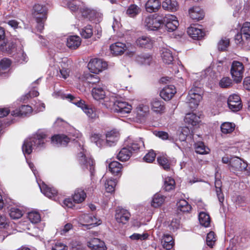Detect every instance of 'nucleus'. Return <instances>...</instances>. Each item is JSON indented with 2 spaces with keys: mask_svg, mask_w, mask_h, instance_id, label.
<instances>
[{
  "mask_svg": "<svg viewBox=\"0 0 250 250\" xmlns=\"http://www.w3.org/2000/svg\"><path fill=\"white\" fill-rule=\"evenodd\" d=\"M141 12L140 8L136 4H131L126 10V14L130 17H134Z\"/></svg>",
  "mask_w": 250,
  "mask_h": 250,
  "instance_id": "8fccbe9b",
  "label": "nucleus"
},
{
  "mask_svg": "<svg viewBox=\"0 0 250 250\" xmlns=\"http://www.w3.org/2000/svg\"><path fill=\"white\" fill-rule=\"evenodd\" d=\"M244 66L242 62L233 61L231 64L230 73L231 76L235 83H239L241 82L244 72Z\"/></svg>",
  "mask_w": 250,
  "mask_h": 250,
  "instance_id": "1a4fd4ad",
  "label": "nucleus"
},
{
  "mask_svg": "<svg viewBox=\"0 0 250 250\" xmlns=\"http://www.w3.org/2000/svg\"><path fill=\"white\" fill-rule=\"evenodd\" d=\"M228 104L229 109L234 112L239 111L242 106L240 98L237 94H233L229 96Z\"/></svg>",
  "mask_w": 250,
  "mask_h": 250,
  "instance_id": "f3484780",
  "label": "nucleus"
},
{
  "mask_svg": "<svg viewBox=\"0 0 250 250\" xmlns=\"http://www.w3.org/2000/svg\"><path fill=\"white\" fill-rule=\"evenodd\" d=\"M73 227L72 224L70 223H66L62 227L60 228L58 232L62 235H66L70 231H72Z\"/></svg>",
  "mask_w": 250,
  "mask_h": 250,
  "instance_id": "e2e57ef3",
  "label": "nucleus"
},
{
  "mask_svg": "<svg viewBox=\"0 0 250 250\" xmlns=\"http://www.w3.org/2000/svg\"><path fill=\"white\" fill-rule=\"evenodd\" d=\"M90 140L100 148L106 146V143L104 136L100 133L92 132L90 135Z\"/></svg>",
  "mask_w": 250,
  "mask_h": 250,
  "instance_id": "cd10ccee",
  "label": "nucleus"
},
{
  "mask_svg": "<svg viewBox=\"0 0 250 250\" xmlns=\"http://www.w3.org/2000/svg\"><path fill=\"white\" fill-rule=\"evenodd\" d=\"M62 4L71 11H75L79 6L82 5V2L80 0H62Z\"/></svg>",
  "mask_w": 250,
  "mask_h": 250,
  "instance_id": "e433bc0d",
  "label": "nucleus"
},
{
  "mask_svg": "<svg viewBox=\"0 0 250 250\" xmlns=\"http://www.w3.org/2000/svg\"><path fill=\"white\" fill-rule=\"evenodd\" d=\"M107 66V63L102 60L94 58L90 60L88 63V67L91 73L98 74Z\"/></svg>",
  "mask_w": 250,
  "mask_h": 250,
  "instance_id": "ddd939ff",
  "label": "nucleus"
},
{
  "mask_svg": "<svg viewBox=\"0 0 250 250\" xmlns=\"http://www.w3.org/2000/svg\"><path fill=\"white\" fill-rule=\"evenodd\" d=\"M80 220L83 225L95 226L101 224V220L92 214H83L80 216Z\"/></svg>",
  "mask_w": 250,
  "mask_h": 250,
  "instance_id": "aec40b11",
  "label": "nucleus"
},
{
  "mask_svg": "<svg viewBox=\"0 0 250 250\" xmlns=\"http://www.w3.org/2000/svg\"><path fill=\"white\" fill-rule=\"evenodd\" d=\"M200 224L206 228L208 227L210 223V218L208 214L205 212H200L198 215Z\"/></svg>",
  "mask_w": 250,
  "mask_h": 250,
  "instance_id": "c03bdc74",
  "label": "nucleus"
},
{
  "mask_svg": "<svg viewBox=\"0 0 250 250\" xmlns=\"http://www.w3.org/2000/svg\"><path fill=\"white\" fill-rule=\"evenodd\" d=\"M136 111L138 116H145L149 111V107L143 104H139L136 107Z\"/></svg>",
  "mask_w": 250,
  "mask_h": 250,
  "instance_id": "864d4df0",
  "label": "nucleus"
},
{
  "mask_svg": "<svg viewBox=\"0 0 250 250\" xmlns=\"http://www.w3.org/2000/svg\"><path fill=\"white\" fill-rule=\"evenodd\" d=\"M164 248L169 250L173 248L174 241L172 237L169 234H164L162 241Z\"/></svg>",
  "mask_w": 250,
  "mask_h": 250,
  "instance_id": "a18cd8bd",
  "label": "nucleus"
},
{
  "mask_svg": "<svg viewBox=\"0 0 250 250\" xmlns=\"http://www.w3.org/2000/svg\"><path fill=\"white\" fill-rule=\"evenodd\" d=\"M126 142L127 147L133 151H137L141 147H144V141L141 138L135 140L128 139Z\"/></svg>",
  "mask_w": 250,
  "mask_h": 250,
  "instance_id": "2f4dec72",
  "label": "nucleus"
},
{
  "mask_svg": "<svg viewBox=\"0 0 250 250\" xmlns=\"http://www.w3.org/2000/svg\"><path fill=\"white\" fill-rule=\"evenodd\" d=\"M136 60L139 64L149 65L152 61V57L148 54H141L136 57Z\"/></svg>",
  "mask_w": 250,
  "mask_h": 250,
  "instance_id": "de8ad7c7",
  "label": "nucleus"
},
{
  "mask_svg": "<svg viewBox=\"0 0 250 250\" xmlns=\"http://www.w3.org/2000/svg\"><path fill=\"white\" fill-rule=\"evenodd\" d=\"M241 32L246 39H250V22H246L243 24Z\"/></svg>",
  "mask_w": 250,
  "mask_h": 250,
  "instance_id": "052dcab7",
  "label": "nucleus"
},
{
  "mask_svg": "<svg viewBox=\"0 0 250 250\" xmlns=\"http://www.w3.org/2000/svg\"><path fill=\"white\" fill-rule=\"evenodd\" d=\"M120 134L116 130L108 131L106 134V146H111L115 145L119 138Z\"/></svg>",
  "mask_w": 250,
  "mask_h": 250,
  "instance_id": "4be33fe9",
  "label": "nucleus"
},
{
  "mask_svg": "<svg viewBox=\"0 0 250 250\" xmlns=\"http://www.w3.org/2000/svg\"><path fill=\"white\" fill-rule=\"evenodd\" d=\"M117 182L114 179H110L106 181L104 186L106 191L109 193H112L115 190V187Z\"/></svg>",
  "mask_w": 250,
  "mask_h": 250,
  "instance_id": "4d7b16f0",
  "label": "nucleus"
},
{
  "mask_svg": "<svg viewBox=\"0 0 250 250\" xmlns=\"http://www.w3.org/2000/svg\"><path fill=\"white\" fill-rule=\"evenodd\" d=\"M80 34L81 36L85 39L90 38L93 35V29L92 26L90 25H88L84 27L81 29Z\"/></svg>",
  "mask_w": 250,
  "mask_h": 250,
  "instance_id": "6e6d98bb",
  "label": "nucleus"
},
{
  "mask_svg": "<svg viewBox=\"0 0 250 250\" xmlns=\"http://www.w3.org/2000/svg\"><path fill=\"white\" fill-rule=\"evenodd\" d=\"M156 135L163 140H169L172 142H176L177 139H174V136H169L168 133L165 131H158L156 133Z\"/></svg>",
  "mask_w": 250,
  "mask_h": 250,
  "instance_id": "0e129e2a",
  "label": "nucleus"
},
{
  "mask_svg": "<svg viewBox=\"0 0 250 250\" xmlns=\"http://www.w3.org/2000/svg\"><path fill=\"white\" fill-rule=\"evenodd\" d=\"M110 49L113 55L117 56L123 54L126 50L127 47L126 44L123 42H117L111 44Z\"/></svg>",
  "mask_w": 250,
  "mask_h": 250,
  "instance_id": "a878e982",
  "label": "nucleus"
},
{
  "mask_svg": "<svg viewBox=\"0 0 250 250\" xmlns=\"http://www.w3.org/2000/svg\"><path fill=\"white\" fill-rule=\"evenodd\" d=\"M82 5H81L76 9L75 12H80L84 18L88 19L89 21L94 22H99L102 21V14L96 12L95 10L89 9L85 7L84 4L82 2Z\"/></svg>",
  "mask_w": 250,
  "mask_h": 250,
  "instance_id": "9d476101",
  "label": "nucleus"
},
{
  "mask_svg": "<svg viewBox=\"0 0 250 250\" xmlns=\"http://www.w3.org/2000/svg\"><path fill=\"white\" fill-rule=\"evenodd\" d=\"M166 196L160 193H157L154 195L151 203L152 207L157 208L162 206L164 203Z\"/></svg>",
  "mask_w": 250,
  "mask_h": 250,
  "instance_id": "4c0bfd02",
  "label": "nucleus"
},
{
  "mask_svg": "<svg viewBox=\"0 0 250 250\" xmlns=\"http://www.w3.org/2000/svg\"><path fill=\"white\" fill-rule=\"evenodd\" d=\"M115 219L118 223L125 224L130 217L129 212L123 208L118 207L116 209Z\"/></svg>",
  "mask_w": 250,
  "mask_h": 250,
  "instance_id": "dca6fc26",
  "label": "nucleus"
},
{
  "mask_svg": "<svg viewBox=\"0 0 250 250\" xmlns=\"http://www.w3.org/2000/svg\"><path fill=\"white\" fill-rule=\"evenodd\" d=\"M229 44V40L227 38H222L218 43V48L219 50H226Z\"/></svg>",
  "mask_w": 250,
  "mask_h": 250,
  "instance_id": "69168bd1",
  "label": "nucleus"
},
{
  "mask_svg": "<svg viewBox=\"0 0 250 250\" xmlns=\"http://www.w3.org/2000/svg\"><path fill=\"white\" fill-rule=\"evenodd\" d=\"M219 84L222 88H227L232 85V81L229 77H225L220 80Z\"/></svg>",
  "mask_w": 250,
  "mask_h": 250,
  "instance_id": "680f3d73",
  "label": "nucleus"
},
{
  "mask_svg": "<svg viewBox=\"0 0 250 250\" xmlns=\"http://www.w3.org/2000/svg\"><path fill=\"white\" fill-rule=\"evenodd\" d=\"M27 217L30 221L33 224L38 223L41 221L40 214L37 211H31L29 212Z\"/></svg>",
  "mask_w": 250,
  "mask_h": 250,
  "instance_id": "13d9d810",
  "label": "nucleus"
},
{
  "mask_svg": "<svg viewBox=\"0 0 250 250\" xmlns=\"http://www.w3.org/2000/svg\"><path fill=\"white\" fill-rule=\"evenodd\" d=\"M122 165L117 161H113L109 163V170L113 174L118 175L120 173Z\"/></svg>",
  "mask_w": 250,
  "mask_h": 250,
  "instance_id": "49530a36",
  "label": "nucleus"
},
{
  "mask_svg": "<svg viewBox=\"0 0 250 250\" xmlns=\"http://www.w3.org/2000/svg\"><path fill=\"white\" fill-rule=\"evenodd\" d=\"M81 43V39L78 36H70L67 39L66 45L71 49H77Z\"/></svg>",
  "mask_w": 250,
  "mask_h": 250,
  "instance_id": "473e14b6",
  "label": "nucleus"
},
{
  "mask_svg": "<svg viewBox=\"0 0 250 250\" xmlns=\"http://www.w3.org/2000/svg\"><path fill=\"white\" fill-rule=\"evenodd\" d=\"M235 125L234 123L225 122L221 125V130L224 134L230 133L234 130Z\"/></svg>",
  "mask_w": 250,
  "mask_h": 250,
  "instance_id": "3c124183",
  "label": "nucleus"
},
{
  "mask_svg": "<svg viewBox=\"0 0 250 250\" xmlns=\"http://www.w3.org/2000/svg\"><path fill=\"white\" fill-rule=\"evenodd\" d=\"M47 9L45 5L36 4L33 8V15L36 20L46 19Z\"/></svg>",
  "mask_w": 250,
  "mask_h": 250,
  "instance_id": "a211bd4d",
  "label": "nucleus"
},
{
  "mask_svg": "<svg viewBox=\"0 0 250 250\" xmlns=\"http://www.w3.org/2000/svg\"><path fill=\"white\" fill-rule=\"evenodd\" d=\"M102 104L107 108L113 109L115 112L121 115L130 112L132 106L128 103L121 100H116L114 96L105 97Z\"/></svg>",
  "mask_w": 250,
  "mask_h": 250,
  "instance_id": "f03ea898",
  "label": "nucleus"
},
{
  "mask_svg": "<svg viewBox=\"0 0 250 250\" xmlns=\"http://www.w3.org/2000/svg\"><path fill=\"white\" fill-rule=\"evenodd\" d=\"M88 247L91 250H106L107 248L104 242L97 238H91L87 240Z\"/></svg>",
  "mask_w": 250,
  "mask_h": 250,
  "instance_id": "6ab92c4d",
  "label": "nucleus"
},
{
  "mask_svg": "<svg viewBox=\"0 0 250 250\" xmlns=\"http://www.w3.org/2000/svg\"><path fill=\"white\" fill-rule=\"evenodd\" d=\"M203 90L198 82L195 83L189 90L186 98L187 105L191 110L195 109L202 99Z\"/></svg>",
  "mask_w": 250,
  "mask_h": 250,
  "instance_id": "20e7f679",
  "label": "nucleus"
},
{
  "mask_svg": "<svg viewBox=\"0 0 250 250\" xmlns=\"http://www.w3.org/2000/svg\"><path fill=\"white\" fill-rule=\"evenodd\" d=\"M93 98L97 101L102 100L105 97L104 86L103 84H99L93 87L91 91Z\"/></svg>",
  "mask_w": 250,
  "mask_h": 250,
  "instance_id": "5701e85b",
  "label": "nucleus"
},
{
  "mask_svg": "<svg viewBox=\"0 0 250 250\" xmlns=\"http://www.w3.org/2000/svg\"><path fill=\"white\" fill-rule=\"evenodd\" d=\"M144 24L148 30H157L163 25V16L157 14L150 15L146 18Z\"/></svg>",
  "mask_w": 250,
  "mask_h": 250,
  "instance_id": "9b49d317",
  "label": "nucleus"
},
{
  "mask_svg": "<svg viewBox=\"0 0 250 250\" xmlns=\"http://www.w3.org/2000/svg\"><path fill=\"white\" fill-rule=\"evenodd\" d=\"M152 110L156 113H162L164 111V103L163 101L157 99H153L151 102Z\"/></svg>",
  "mask_w": 250,
  "mask_h": 250,
  "instance_id": "58836bf2",
  "label": "nucleus"
},
{
  "mask_svg": "<svg viewBox=\"0 0 250 250\" xmlns=\"http://www.w3.org/2000/svg\"><path fill=\"white\" fill-rule=\"evenodd\" d=\"M195 152L199 154L204 155L209 153V148L206 146L202 142H198L194 144Z\"/></svg>",
  "mask_w": 250,
  "mask_h": 250,
  "instance_id": "ea45409f",
  "label": "nucleus"
},
{
  "mask_svg": "<svg viewBox=\"0 0 250 250\" xmlns=\"http://www.w3.org/2000/svg\"><path fill=\"white\" fill-rule=\"evenodd\" d=\"M70 102L81 108L86 115L91 119H95L97 117L96 113L91 108H89L85 104V102L79 98H76L71 94H68L66 96Z\"/></svg>",
  "mask_w": 250,
  "mask_h": 250,
  "instance_id": "6e6552de",
  "label": "nucleus"
},
{
  "mask_svg": "<svg viewBox=\"0 0 250 250\" xmlns=\"http://www.w3.org/2000/svg\"><path fill=\"white\" fill-rule=\"evenodd\" d=\"M190 134V130L188 127H183L181 131L178 132L176 137H174V139H177V141L173 142L176 146L181 150L187 148L189 147L190 146L186 142L188 136Z\"/></svg>",
  "mask_w": 250,
  "mask_h": 250,
  "instance_id": "f8f14e48",
  "label": "nucleus"
},
{
  "mask_svg": "<svg viewBox=\"0 0 250 250\" xmlns=\"http://www.w3.org/2000/svg\"><path fill=\"white\" fill-rule=\"evenodd\" d=\"M156 157V154L153 150L149 151L144 157V160L147 163L152 162Z\"/></svg>",
  "mask_w": 250,
  "mask_h": 250,
  "instance_id": "774afa93",
  "label": "nucleus"
},
{
  "mask_svg": "<svg viewBox=\"0 0 250 250\" xmlns=\"http://www.w3.org/2000/svg\"><path fill=\"white\" fill-rule=\"evenodd\" d=\"M175 182L174 180L170 177H167L165 179L163 188L165 191H170L175 188Z\"/></svg>",
  "mask_w": 250,
  "mask_h": 250,
  "instance_id": "09e8293b",
  "label": "nucleus"
},
{
  "mask_svg": "<svg viewBox=\"0 0 250 250\" xmlns=\"http://www.w3.org/2000/svg\"><path fill=\"white\" fill-rule=\"evenodd\" d=\"M33 109L28 105H22L18 109L11 111V115L15 117L26 116L31 113Z\"/></svg>",
  "mask_w": 250,
  "mask_h": 250,
  "instance_id": "393cba45",
  "label": "nucleus"
},
{
  "mask_svg": "<svg viewBox=\"0 0 250 250\" xmlns=\"http://www.w3.org/2000/svg\"><path fill=\"white\" fill-rule=\"evenodd\" d=\"M81 150L78 153L77 157L82 168L84 170L87 169L89 170L91 179H93L94 173V165L93 160L89 157H87L84 154V149L83 146L80 145Z\"/></svg>",
  "mask_w": 250,
  "mask_h": 250,
  "instance_id": "423d86ee",
  "label": "nucleus"
},
{
  "mask_svg": "<svg viewBox=\"0 0 250 250\" xmlns=\"http://www.w3.org/2000/svg\"><path fill=\"white\" fill-rule=\"evenodd\" d=\"M86 197V194L83 189L77 188L72 195L73 199L68 198L63 200V207L73 208L75 206V204L82 203L85 200Z\"/></svg>",
  "mask_w": 250,
  "mask_h": 250,
  "instance_id": "0eeeda50",
  "label": "nucleus"
},
{
  "mask_svg": "<svg viewBox=\"0 0 250 250\" xmlns=\"http://www.w3.org/2000/svg\"><path fill=\"white\" fill-rule=\"evenodd\" d=\"M154 41L148 36L143 35L139 37L136 41V44L138 46L150 49L152 47Z\"/></svg>",
  "mask_w": 250,
  "mask_h": 250,
  "instance_id": "412c9836",
  "label": "nucleus"
},
{
  "mask_svg": "<svg viewBox=\"0 0 250 250\" xmlns=\"http://www.w3.org/2000/svg\"><path fill=\"white\" fill-rule=\"evenodd\" d=\"M9 215L12 219H18L22 216V212L17 208H11L9 210Z\"/></svg>",
  "mask_w": 250,
  "mask_h": 250,
  "instance_id": "bf43d9fd",
  "label": "nucleus"
},
{
  "mask_svg": "<svg viewBox=\"0 0 250 250\" xmlns=\"http://www.w3.org/2000/svg\"><path fill=\"white\" fill-rule=\"evenodd\" d=\"M189 14L191 19L197 21L202 20L204 16L203 11L198 6H194L189 9Z\"/></svg>",
  "mask_w": 250,
  "mask_h": 250,
  "instance_id": "7c9ffc66",
  "label": "nucleus"
},
{
  "mask_svg": "<svg viewBox=\"0 0 250 250\" xmlns=\"http://www.w3.org/2000/svg\"><path fill=\"white\" fill-rule=\"evenodd\" d=\"M46 135L43 132L38 131L32 137L24 142L22 149L24 155L30 154L33 149H41L45 147Z\"/></svg>",
  "mask_w": 250,
  "mask_h": 250,
  "instance_id": "f257e3e1",
  "label": "nucleus"
},
{
  "mask_svg": "<svg viewBox=\"0 0 250 250\" xmlns=\"http://www.w3.org/2000/svg\"><path fill=\"white\" fill-rule=\"evenodd\" d=\"M163 24H165L166 28L168 32L174 31L179 25L176 17L171 14L166 15L164 17H163Z\"/></svg>",
  "mask_w": 250,
  "mask_h": 250,
  "instance_id": "2eb2a0df",
  "label": "nucleus"
},
{
  "mask_svg": "<svg viewBox=\"0 0 250 250\" xmlns=\"http://www.w3.org/2000/svg\"><path fill=\"white\" fill-rule=\"evenodd\" d=\"M229 169L237 176H250V164L238 157L230 158Z\"/></svg>",
  "mask_w": 250,
  "mask_h": 250,
  "instance_id": "7ed1b4c3",
  "label": "nucleus"
},
{
  "mask_svg": "<svg viewBox=\"0 0 250 250\" xmlns=\"http://www.w3.org/2000/svg\"><path fill=\"white\" fill-rule=\"evenodd\" d=\"M184 120L186 123L192 126L196 125L200 121L199 117L193 113L187 114Z\"/></svg>",
  "mask_w": 250,
  "mask_h": 250,
  "instance_id": "79ce46f5",
  "label": "nucleus"
},
{
  "mask_svg": "<svg viewBox=\"0 0 250 250\" xmlns=\"http://www.w3.org/2000/svg\"><path fill=\"white\" fill-rule=\"evenodd\" d=\"M176 93L175 86L170 85L164 87L161 91L160 95L165 101H168L173 97Z\"/></svg>",
  "mask_w": 250,
  "mask_h": 250,
  "instance_id": "b1692460",
  "label": "nucleus"
},
{
  "mask_svg": "<svg viewBox=\"0 0 250 250\" xmlns=\"http://www.w3.org/2000/svg\"><path fill=\"white\" fill-rule=\"evenodd\" d=\"M129 149L128 147L123 148L118 154V159L121 161L128 160L132 154L131 151Z\"/></svg>",
  "mask_w": 250,
  "mask_h": 250,
  "instance_id": "a19ab883",
  "label": "nucleus"
},
{
  "mask_svg": "<svg viewBox=\"0 0 250 250\" xmlns=\"http://www.w3.org/2000/svg\"><path fill=\"white\" fill-rule=\"evenodd\" d=\"M215 241L216 239L214 232L210 231L208 233L206 238V242L208 246L212 247L214 244Z\"/></svg>",
  "mask_w": 250,
  "mask_h": 250,
  "instance_id": "338daca9",
  "label": "nucleus"
},
{
  "mask_svg": "<svg viewBox=\"0 0 250 250\" xmlns=\"http://www.w3.org/2000/svg\"><path fill=\"white\" fill-rule=\"evenodd\" d=\"M177 206L178 209L184 212H189L191 209V206L184 199L180 200L177 203Z\"/></svg>",
  "mask_w": 250,
  "mask_h": 250,
  "instance_id": "603ef678",
  "label": "nucleus"
},
{
  "mask_svg": "<svg viewBox=\"0 0 250 250\" xmlns=\"http://www.w3.org/2000/svg\"><path fill=\"white\" fill-rule=\"evenodd\" d=\"M162 7L164 9L174 11L177 8V2L175 0H165L162 2Z\"/></svg>",
  "mask_w": 250,
  "mask_h": 250,
  "instance_id": "37998d69",
  "label": "nucleus"
},
{
  "mask_svg": "<svg viewBox=\"0 0 250 250\" xmlns=\"http://www.w3.org/2000/svg\"><path fill=\"white\" fill-rule=\"evenodd\" d=\"M161 57L164 62L170 64L173 61V57L171 51L167 47H163L161 49Z\"/></svg>",
  "mask_w": 250,
  "mask_h": 250,
  "instance_id": "f704fd0d",
  "label": "nucleus"
},
{
  "mask_svg": "<svg viewBox=\"0 0 250 250\" xmlns=\"http://www.w3.org/2000/svg\"><path fill=\"white\" fill-rule=\"evenodd\" d=\"M157 161L159 165L165 170L168 171L170 169V164L168 159L164 156H159L157 158Z\"/></svg>",
  "mask_w": 250,
  "mask_h": 250,
  "instance_id": "5fc2aeb1",
  "label": "nucleus"
},
{
  "mask_svg": "<svg viewBox=\"0 0 250 250\" xmlns=\"http://www.w3.org/2000/svg\"><path fill=\"white\" fill-rule=\"evenodd\" d=\"M187 32L188 35L194 40H200L205 35V33L200 29L195 27H189Z\"/></svg>",
  "mask_w": 250,
  "mask_h": 250,
  "instance_id": "c756f323",
  "label": "nucleus"
},
{
  "mask_svg": "<svg viewBox=\"0 0 250 250\" xmlns=\"http://www.w3.org/2000/svg\"><path fill=\"white\" fill-rule=\"evenodd\" d=\"M161 5L159 0H148L145 4V8L147 12H156L158 11Z\"/></svg>",
  "mask_w": 250,
  "mask_h": 250,
  "instance_id": "c85d7f7f",
  "label": "nucleus"
},
{
  "mask_svg": "<svg viewBox=\"0 0 250 250\" xmlns=\"http://www.w3.org/2000/svg\"><path fill=\"white\" fill-rule=\"evenodd\" d=\"M17 49L15 43L13 42H7V43L3 42L0 44V50L11 56Z\"/></svg>",
  "mask_w": 250,
  "mask_h": 250,
  "instance_id": "c9c22d12",
  "label": "nucleus"
},
{
  "mask_svg": "<svg viewBox=\"0 0 250 250\" xmlns=\"http://www.w3.org/2000/svg\"><path fill=\"white\" fill-rule=\"evenodd\" d=\"M12 56L15 59V61L20 63H22L27 62L26 55L24 53L22 47H20L17 51L14 53Z\"/></svg>",
  "mask_w": 250,
  "mask_h": 250,
  "instance_id": "72a5a7b5",
  "label": "nucleus"
},
{
  "mask_svg": "<svg viewBox=\"0 0 250 250\" xmlns=\"http://www.w3.org/2000/svg\"><path fill=\"white\" fill-rule=\"evenodd\" d=\"M70 141V139L63 134H58L51 138V143L58 146H66Z\"/></svg>",
  "mask_w": 250,
  "mask_h": 250,
  "instance_id": "bb28decb",
  "label": "nucleus"
},
{
  "mask_svg": "<svg viewBox=\"0 0 250 250\" xmlns=\"http://www.w3.org/2000/svg\"><path fill=\"white\" fill-rule=\"evenodd\" d=\"M28 164L29 167L32 170L36 178V181L40 187L41 191L48 198L55 200V197L57 195V190L54 188L50 187L46 185L43 181H42L41 180H39L37 178L38 172L34 164L31 162H28Z\"/></svg>",
  "mask_w": 250,
  "mask_h": 250,
  "instance_id": "39448f33",
  "label": "nucleus"
},
{
  "mask_svg": "<svg viewBox=\"0 0 250 250\" xmlns=\"http://www.w3.org/2000/svg\"><path fill=\"white\" fill-rule=\"evenodd\" d=\"M80 81L83 82V85L87 84L90 86L94 87L99 84H103L97 75L91 74L89 73H84L79 77Z\"/></svg>",
  "mask_w": 250,
  "mask_h": 250,
  "instance_id": "4468645a",
  "label": "nucleus"
}]
</instances>
